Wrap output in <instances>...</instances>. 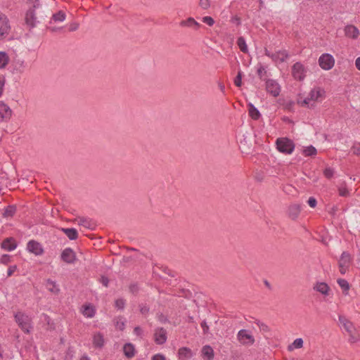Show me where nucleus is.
Returning a JSON list of instances; mask_svg holds the SVG:
<instances>
[{
	"label": "nucleus",
	"instance_id": "64",
	"mask_svg": "<svg viewBox=\"0 0 360 360\" xmlns=\"http://www.w3.org/2000/svg\"><path fill=\"white\" fill-rule=\"evenodd\" d=\"M219 89H220V90H221V91L222 93H224V92H225V86H224L223 84L219 83Z\"/></svg>",
	"mask_w": 360,
	"mask_h": 360
},
{
	"label": "nucleus",
	"instance_id": "42",
	"mask_svg": "<svg viewBox=\"0 0 360 360\" xmlns=\"http://www.w3.org/2000/svg\"><path fill=\"white\" fill-rule=\"evenodd\" d=\"M115 307L119 309H123L125 306V300L122 298L115 300Z\"/></svg>",
	"mask_w": 360,
	"mask_h": 360
},
{
	"label": "nucleus",
	"instance_id": "14",
	"mask_svg": "<svg viewBox=\"0 0 360 360\" xmlns=\"http://www.w3.org/2000/svg\"><path fill=\"white\" fill-rule=\"evenodd\" d=\"M300 205L297 204H293L288 207V215L291 219L295 220L300 215Z\"/></svg>",
	"mask_w": 360,
	"mask_h": 360
},
{
	"label": "nucleus",
	"instance_id": "32",
	"mask_svg": "<svg viewBox=\"0 0 360 360\" xmlns=\"http://www.w3.org/2000/svg\"><path fill=\"white\" fill-rule=\"evenodd\" d=\"M46 288L51 292L57 294L59 292V289L57 288L56 282L48 279L46 281Z\"/></svg>",
	"mask_w": 360,
	"mask_h": 360
},
{
	"label": "nucleus",
	"instance_id": "33",
	"mask_svg": "<svg viewBox=\"0 0 360 360\" xmlns=\"http://www.w3.org/2000/svg\"><path fill=\"white\" fill-rule=\"evenodd\" d=\"M66 17L65 13L63 11H59L56 13L52 15V20L55 22H63L65 20Z\"/></svg>",
	"mask_w": 360,
	"mask_h": 360
},
{
	"label": "nucleus",
	"instance_id": "54",
	"mask_svg": "<svg viewBox=\"0 0 360 360\" xmlns=\"http://www.w3.org/2000/svg\"><path fill=\"white\" fill-rule=\"evenodd\" d=\"M134 333L137 336L141 337L143 334V330L140 326H136L134 328Z\"/></svg>",
	"mask_w": 360,
	"mask_h": 360
},
{
	"label": "nucleus",
	"instance_id": "52",
	"mask_svg": "<svg viewBox=\"0 0 360 360\" xmlns=\"http://www.w3.org/2000/svg\"><path fill=\"white\" fill-rule=\"evenodd\" d=\"M151 360H166V357L162 354H156L152 356Z\"/></svg>",
	"mask_w": 360,
	"mask_h": 360
},
{
	"label": "nucleus",
	"instance_id": "6",
	"mask_svg": "<svg viewBox=\"0 0 360 360\" xmlns=\"http://www.w3.org/2000/svg\"><path fill=\"white\" fill-rule=\"evenodd\" d=\"M11 30L9 20L7 16L0 13V40L6 37Z\"/></svg>",
	"mask_w": 360,
	"mask_h": 360
},
{
	"label": "nucleus",
	"instance_id": "13",
	"mask_svg": "<svg viewBox=\"0 0 360 360\" xmlns=\"http://www.w3.org/2000/svg\"><path fill=\"white\" fill-rule=\"evenodd\" d=\"M25 23L33 28L36 26V16L34 13V8H30L25 14Z\"/></svg>",
	"mask_w": 360,
	"mask_h": 360
},
{
	"label": "nucleus",
	"instance_id": "44",
	"mask_svg": "<svg viewBox=\"0 0 360 360\" xmlns=\"http://www.w3.org/2000/svg\"><path fill=\"white\" fill-rule=\"evenodd\" d=\"M199 6L202 9L206 10V9L209 8L210 6V0H200Z\"/></svg>",
	"mask_w": 360,
	"mask_h": 360
},
{
	"label": "nucleus",
	"instance_id": "23",
	"mask_svg": "<svg viewBox=\"0 0 360 360\" xmlns=\"http://www.w3.org/2000/svg\"><path fill=\"white\" fill-rule=\"evenodd\" d=\"M123 352L126 357L131 359L135 355L134 346L131 343H126L123 347Z\"/></svg>",
	"mask_w": 360,
	"mask_h": 360
},
{
	"label": "nucleus",
	"instance_id": "19",
	"mask_svg": "<svg viewBox=\"0 0 360 360\" xmlns=\"http://www.w3.org/2000/svg\"><path fill=\"white\" fill-rule=\"evenodd\" d=\"M351 262L350 254L347 252L344 251L340 257L338 264L339 267H349Z\"/></svg>",
	"mask_w": 360,
	"mask_h": 360
},
{
	"label": "nucleus",
	"instance_id": "24",
	"mask_svg": "<svg viewBox=\"0 0 360 360\" xmlns=\"http://www.w3.org/2000/svg\"><path fill=\"white\" fill-rule=\"evenodd\" d=\"M61 231L70 240H76L78 237L77 231L74 228H62Z\"/></svg>",
	"mask_w": 360,
	"mask_h": 360
},
{
	"label": "nucleus",
	"instance_id": "17",
	"mask_svg": "<svg viewBox=\"0 0 360 360\" xmlns=\"http://www.w3.org/2000/svg\"><path fill=\"white\" fill-rule=\"evenodd\" d=\"M314 290L323 295H328L330 288L328 285L325 282H317L314 286Z\"/></svg>",
	"mask_w": 360,
	"mask_h": 360
},
{
	"label": "nucleus",
	"instance_id": "11",
	"mask_svg": "<svg viewBox=\"0 0 360 360\" xmlns=\"http://www.w3.org/2000/svg\"><path fill=\"white\" fill-rule=\"evenodd\" d=\"M12 110L8 105L3 101H0V120L8 121L11 119Z\"/></svg>",
	"mask_w": 360,
	"mask_h": 360
},
{
	"label": "nucleus",
	"instance_id": "26",
	"mask_svg": "<svg viewBox=\"0 0 360 360\" xmlns=\"http://www.w3.org/2000/svg\"><path fill=\"white\" fill-rule=\"evenodd\" d=\"M179 359L184 360L190 359L193 356V353L191 349L188 347H181L179 349Z\"/></svg>",
	"mask_w": 360,
	"mask_h": 360
},
{
	"label": "nucleus",
	"instance_id": "51",
	"mask_svg": "<svg viewBox=\"0 0 360 360\" xmlns=\"http://www.w3.org/2000/svg\"><path fill=\"white\" fill-rule=\"evenodd\" d=\"M308 202V205L311 207H315L316 206V204H317V201L316 200L315 198L314 197H310L307 201Z\"/></svg>",
	"mask_w": 360,
	"mask_h": 360
},
{
	"label": "nucleus",
	"instance_id": "35",
	"mask_svg": "<svg viewBox=\"0 0 360 360\" xmlns=\"http://www.w3.org/2000/svg\"><path fill=\"white\" fill-rule=\"evenodd\" d=\"M303 153L305 156H314L316 155L317 150L313 146H309L304 149Z\"/></svg>",
	"mask_w": 360,
	"mask_h": 360
},
{
	"label": "nucleus",
	"instance_id": "58",
	"mask_svg": "<svg viewBox=\"0 0 360 360\" xmlns=\"http://www.w3.org/2000/svg\"><path fill=\"white\" fill-rule=\"evenodd\" d=\"M101 283L104 286L108 287V283H109V279L105 276H102Z\"/></svg>",
	"mask_w": 360,
	"mask_h": 360
},
{
	"label": "nucleus",
	"instance_id": "45",
	"mask_svg": "<svg viewBox=\"0 0 360 360\" xmlns=\"http://www.w3.org/2000/svg\"><path fill=\"white\" fill-rule=\"evenodd\" d=\"M139 307L140 312L141 313V314L146 316L149 313L150 308L148 306H147L146 304H139Z\"/></svg>",
	"mask_w": 360,
	"mask_h": 360
},
{
	"label": "nucleus",
	"instance_id": "3",
	"mask_svg": "<svg viewBox=\"0 0 360 360\" xmlns=\"http://www.w3.org/2000/svg\"><path fill=\"white\" fill-rule=\"evenodd\" d=\"M307 68L300 62H296L292 66V76L298 81H303L306 77Z\"/></svg>",
	"mask_w": 360,
	"mask_h": 360
},
{
	"label": "nucleus",
	"instance_id": "15",
	"mask_svg": "<svg viewBox=\"0 0 360 360\" xmlns=\"http://www.w3.org/2000/svg\"><path fill=\"white\" fill-rule=\"evenodd\" d=\"M345 33L347 37L356 39L359 35V31L356 27L352 25H347L345 27Z\"/></svg>",
	"mask_w": 360,
	"mask_h": 360
},
{
	"label": "nucleus",
	"instance_id": "43",
	"mask_svg": "<svg viewBox=\"0 0 360 360\" xmlns=\"http://www.w3.org/2000/svg\"><path fill=\"white\" fill-rule=\"evenodd\" d=\"M129 290L131 293L137 294L139 290V288L138 284L135 283L130 284V285L129 287Z\"/></svg>",
	"mask_w": 360,
	"mask_h": 360
},
{
	"label": "nucleus",
	"instance_id": "1",
	"mask_svg": "<svg viewBox=\"0 0 360 360\" xmlns=\"http://www.w3.org/2000/svg\"><path fill=\"white\" fill-rule=\"evenodd\" d=\"M15 320L18 326L25 333H30L31 326V319L25 314L18 311L14 315Z\"/></svg>",
	"mask_w": 360,
	"mask_h": 360
},
{
	"label": "nucleus",
	"instance_id": "22",
	"mask_svg": "<svg viewBox=\"0 0 360 360\" xmlns=\"http://www.w3.org/2000/svg\"><path fill=\"white\" fill-rule=\"evenodd\" d=\"M248 106L250 117L254 120H259L261 114L258 109L251 103H248Z\"/></svg>",
	"mask_w": 360,
	"mask_h": 360
},
{
	"label": "nucleus",
	"instance_id": "12",
	"mask_svg": "<svg viewBox=\"0 0 360 360\" xmlns=\"http://www.w3.org/2000/svg\"><path fill=\"white\" fill-rule=\"evenodd\" d=\"M1 247L5 250L12 251L16 248L17 243L15 240L12 237L6 238L1 243Z\"/></svg>",
	"mask_w": 360,
	"mask_h": 360
},
{
	"label": "nucleus",
	"instance_id": "57",
	"mask_svg": "<svg viewBox=\"0 0 360 360\" xmlns=\"http://www.w3.org/2000/svg\"><path fill=\"white\" fill-rule=\"evenodd\" d=\"M349 335V342H355L357 341L358 340V338L354 335V332H352V333H348Z\"/></svg>",
	"mask_w": 360,
	"mask_h": 360
},
{
	"label": "nucleus",
	"instance_id": "8",
	"mask_svg": "<svg viewBox=\"0 0 360 360\" xmlns=\"http://www.w3.org/2000/svg\"><path fill=\"white\" fill-rule=\"evenodd\" d=\"M60 259L64 262L72 264L76 262L77 257L75 251L71 248H66L62 251Z\"/></svg>",
	"mask_w": 360,
	"mask_h": 360
},
{
	"label": "nucleus",
	"instance_id": "5",
	"mask_svg": "<svg viewBox=\"0 0 360 360\" xmlns=\"http://www.w3.org/2000/svg\"><path fill=\"white\" fill-rule=\"evenodd\" d=\"M319 63L322 69L329 70L334 66L335 59L332 55L323 53L319 57Z\"/></svg>",
	"mask_w": 360,
	"mask_h": 360
},
{
	"label": "nucleus",
	"instance_id": "48",
	"mask_svg": "<svg viewBox=\"0 0 360 360\" xmlns=\"http://www.w3.org/2000/svg\"><path fill=\"white\" fill-rule=\"evenodd\" d=\"M11 262V256L8 255H3L0 258V263L7 264Z\"/></svg>",
	"mask_w": 360,
	"mask_h": 360
},
{
	"label": "nucleus",
	"instance_id": "20",
	"mask_svg": "<svg viewBox=\"0 0 360 360\" xmlns=\"http://www.w3.org/2000/svg\"><path fill=\"white\" fill-rule=\"evenodd\" d=\"M339 321L348 333H352V332H354L355 329L353 323L348 321L345 316H339Z\"/></svg>",
	"mask_w": 360,
	"mask_h": 360
},
{
	"label": "nucleus",
	"instance_id": "63",
	"mask_svg": "<svg viewBox=\"0 0 360 360\" xmlns=\"http://www.w3.org/2000/svg\"><path fill=\"white\" fill-rule=\"evenodd\" d=\"M117 326L120 329V330H123L124 329V322H121L120 323L119 322L117 323Z\"/></svg>",
	"mask_w": 360,
	"mask_h": 360
},
{
	"label": "nucleus",
	"instance_id": "59",
	"mask_svg": "<svg viewBox=\"0 0 360 360\" xmlns=\"http://www.w3.org/2000/svg\"><path fill=\"white\" fill-rule=\"evenodd\" d=\"M47 29L49 30L51 32H57L58 30H60L62 29V27H47Z\"/></svg>",
	"mask_w": 360,
	"mask_h": 360
},
{
	"label": "nucleus",
	"instance_id": "2",
	"mask_svg": "<svg viewBox=\"0 0 360 360\" xmlns=\"http://www.w3.org/2000/svg\"><path fill=\"white\" fill-rule=\"evenodd\" d=\"M276 147L281 153L291 154L295 149V143L288 138H278L276 140Z\"/></svg>",
	"mask_w": 360,
	"mask_h": 360
},
{
	"label": "nucleus",
	"instance_id": "9",
	"mask_svg": "<svg viewBox=\"0 0 360 360\" xmlns=\"http://www.w3.org/2000/svg\"><path fill=\"white\" fill-rule=\"evenodd\" d=\"M167 340V330L162 328L159 327L155 330L154 341L157 345H163Z\"/></svg>",
	"mask_w": 360,
	"mask_h": 360
},
{
	"label": "nucleus",
	"instance_id": "18",
	"mask_svg": "<svg viewBox=\"0 0 360 360\" xmlns=\"http://www.w3.org/2000/svg\"><path fill=\"white\" fill-rule=\"evenodd\" d=\"M181 27H193L195 30H198L200 25L193 18H188L186 20H181L179 23Z\"/></svg>",
	"mask_w": 360,
	"mask_h": 360
},
{
	"label": "nucleus",
	"instance_id": "50",
	"mask_svg": "<svg viewBox=\"0 0 360 360\" xmlns=\"http://www.w3.org/2000/svg\"><path fill=\"white\" fill-rule=\"evenodd\" d=\"M158 321L162 323H165L167 322H169L167 316H165L163 314L160 313L158 314Z\"/></svg>",
	"mask_w": 360,
	"mask_h": 360
},
{
	"label": "nucleus",
	"instance_id": "46",
	"mask_svg": "<svg viewBox=\"0 0 360 360\" xmlns=\"http://www.w3.org/2000/svg\"><path fill=\"white\" fill-rule=\"evenodd\" d=\"M202 21L204 23L207 24L209 26H212L214 24V19L212 17H210V16L203 17L202 19Z\"/></svg>",
	"mask_w": 360,
	"mask_h": 360
},
{
	"label": "nucleus",
	"instance_id": "37",
	"mask_svg": "<svg viewBox=\"0 0 360 360\" xmlns=\"http://www.w3.org/2000/svg\"><path fill=\"white\" fill-rule=\"evenodd\" d=\"M242 77H243V72L241 70H239L238 72V74L236 77L234 78V84L237 87H240L242 85Z\"/></svg>",
	"mask_w": 360,
	"mask_h": 360
},
{
	"label": "nucleus",
	"instance_id": "36",
	"mask_svg": "<svg viewBox=\"0 0 360 360\" xmlns=\"http://www.w3.org/2000/svg\"><path fill=\"white\" fill-rule=\"evenodd\" d=\"M79 225L83 226L85 228L91 229V220L85 217H79Z\"/></svg>",
	"mask_w": 360,
	"mask_h": 360
},
{
	"label": "nucleus",
	"instance_id": "39",
	"mask_svg": "<svg viewBox=\"0 0 360 360\" xmlns=\"http://www.w3.org/2000/svg\"><path fill=\"white\" fill-rule=\"evenodd\" d=\"M257 72L260 79L266 80L265 78H264V76L266 75L267 72L263 65H259Z\"/></svg>",
	"mask_w": 360,
	"mask_h": 360
},
{
	"label": "nucleus",
	"instance_id": "47",
	"mask_svg": "<svg viewBox=\"0 0 360 360\" xmlns=\"http://www.w3.org/2000/svg\"><path fill=\"white\" fill-rule=\"evenodd\" d=\"M339 195L342 197H347L349 195L348 189L345 187H340L338 189Z\"/></svg>",
	"mask_w": 360,
	"mask_h": 360
},
{
	"label": "nucleus",
	"instance_id": "30",
	"mask_svg": "<svg viewBox=\"0 0 360 360\" xmlns=\"http://www.w3.org/2000/svg\"><path fill=\"white\" fill-rule=\"evenodd\" d=\"M9 58L4 51H0V69L4 68L8 63Z\"/></svg>",
	"mask_w": 360,
	"mask_h": 360
},
{
	"label": "nucleus",
	"instance_id": "61",
	"mask_svg": "<svg viewBox=\"0 0 360 360\" xmlns=\"http://www.w3.org/2000/svg\"><path fill=\"white\" fill-rule=\"evenodd\" d=\"M355 65H356V68L360 70V56L358 57L356 59V61H355Z\"/></svg>",
	"mask_w": 360,
	"mask_h": 360
},
{
	"label": "nucleus",
	"instance_id": "27",
	"mask_svg": "<svg viewBox=\"0 0 360 360\" xmlns=\"http://www.w3.org/2000/svg\"><path fill=\"white\" fill-rule=\"evenodd\" d=\"M16 206L14 205L7 206L4 212L3 217L6 218L13 217L16 212Z\"/></svg>",
	"mask_w": 360,
	"mask_h": 360
},
{
	"label": "nucleus",
	"instance_id": "62",
	"mask_svg": "<svg viewBox=\"0 0 360 360\" xmlns=\"http://www.w3.org/2000/svg\"><path fill=\"white\" fill-rule=\"evenodd\" d=\"M232 22H236L237 25H240V19L238 17H234L233 19H232Z\"/></svg>",
	"mask_w": 360,
	"mask_h": 360
},
{
	"label": "nucleus",
	"instance_id": "56",
	"mask_svg": "<svg viewBox=\"0 0 360 360\" xmlns=\"http://www.w3.org/2000/svg\"><path fill=\"white\" fill-rule=\"evenodd\" d=\"M78 27H79V24L76 23V22H73L70 25L69 30L70 32H73V31L77 30L78 29Z\"/></svg>",
	"mask_w": 360,
	"mask_h": 360
},
{
	"label": "nucleus",
	"instance_id": "38",
	"mask_svg": "<svg viewBox=\"0 0 360 360\" xmlns=\"http://www.w3.org/2000/svg\"><path fill=\"white\" fill-rule=\"evenodd\" d=\"M337 282L340 288L344 290L347 291L349 289V284L345 279L339 278L338 279Z\"/></svg>",
	"mask_w": 360,
	"mask_h": 360
},
{
	"label": "nucleus",
	"instance_id": "53",
	"mask_svg": "<svg viewBox=\"0 0 360 360\" xmlns=\"http://www.w3.org/2000/svg\"><path fill=\"white\" fill-rule=\"evenodd\" d=\"M16 269H17L16 265L10 266L8 267V271H7L8 276H12L13 274V273L16 271Z\"/></svg>",
	"mask_w": 360,
	"mask_h": 360
},
{
	"label": "nucleus",
	"instance_id": "16",
	"mask_svg": "<svg viewBox=\"0 0 360 360\" xmlns=\"http://www.w3.org/2000/svg\"><path fill=\"white\" fill-rule=\"evenodd\" d=\"M289 55L288 52L285 50L278 51L276 52L275 53H273L272 56H271V58L274 61H280L281 63L284 62L288 58Z\"/></svg>",
	"mask_w": 360,
	"mask_h": 360
},
{
	"label": "nucleus",
	"instance_id": "49",
	"mask_svg": "<svg viewBox=\"0 0 360 360\" xmlns=\"http://www.w3.org/2000/svg\"><path fill=\"white\" fill-rule=\"evenodd\" d=\"M351 150L353 153V154L360 155V143L354 144L352 147Z\"/></svg>",
	"mask_w": 360,
	"mask_h": 360
},
{
	"label": "nucleus",
	"instance_id": "55",
	"mask_svg": "<svg viewBox=\"0 0 360 360\" xmlns=\"http://www.w3.org/2000/svg\"><path fill=\"white\" fill-rule=\"evenodd\" d=\"M201 327H202V328L203 330V333L204 334L208 333L209 326H207V322L205 321H203L201 323Z\"/></svg>",
	"mask_w": 360,
	"mask_h": 360
},
{
	"label": "nucleus",
	"instance_id": "7",
	"mask_svg": "<svg viewBox=\"0 0 360 360\" xmlns=\"http://www.w3.org/2000/svg\"><path fill=\"white\" fill-rule=\"evenodd\" d=\"M266 90L272 96L277 97L280 94L281 86L276 80L269 79L266 80Z\"/></svg>",
	"mask_w": 360,
	"mask_h": 360
},
{
	"label": "nucleus",
	"instance_id": "40",
	"mask_svg": "<svg viewBox=\"0 0 360 360\" xmlns=\"http://www.w3.org/2000/svg\"><path fill=\"white\" fill-rule=\"evenodd\" d=\"M255 323L259 326L260 330L265 333H268L270 331V328L264 323H262L259 320H256Z\"/></svg>",
	"mask_w": 360,
	"mask_h": 360
},
{
	"label": "nucleus",
	"instance_id": "41",
	"mask_svg": "<svg viewBox=\"0 0 360 360\" xmlns=\"http://www.w3.org/2000/svg\"><path fill=\"white\" fill-rule=\"evenodd\" d=\"M323 174L327 179H331L334 174V170L330 167H327L323 171Z\"/></svg>",
	"mask_w": 360,
	"mask_h": 360
},
{
	"label": "nucleus",
	"instance_id": "25",
	"mask_svg": "<svg viewBox=\"0 0 360 360\" xmlns=\"http://www.w3.org/2000/svg\"><path fill=\"white\" fill-rule=\"evenodd\" d=\"M93 344L95 347L102 348L104 345L103 335L101 333H98L94 335Z\"/></svg>",
	"mask_w": 360,
	"mask_h": 360
},
{
	"label": "nucleus",
	"instance_id": "10",
	"mask_svg": "<svg viewBox=\"0 0 360 360\" xmlns=\"http://www.w3.org/2000/svg\"><path fill=\"white\" fill-rule=\"evenodd\" d=\"M27 249L29 252L34 254L35 255H41L44 253V250L41 247V245L34 240H32L27 243Z\"/></svg>",
	"mask_w": 360,
	"mask_h": 360
},
{
	"label": "nucleus",
	"instance_id": "29",
	"mask_svg": "<svg viewBox=\"0 0 360 360\" xmlns=\"http://www.w3.org/2000/svg\"><path fill=\"white\" fill-rule=\"evenodd\" d=\"M82 314L86 317L91 318L95 315V309L91 305H85Z\"/></svg>",
	"mask_w": 360,
	"mask_h": 360
},
{
	"label": "nucleus",
	"instance_id": "31",
	"mask_svg": "<svg viewBox=\"0 0 360 360\" xmlns=\"http://www.w3.org/2000/svg\"><path fill=\"white\" fill-rule=\"evenodd\" d=\"M322 94L323 91L321 89H314L309 94V96L311 101H316L322 96Z\"/></svg>",
	"mask_w": 360,
	"mask_h": 360
},
{
	"label": "nucleus",
	"instance_id": "21",
	"mask_svg": "<svg viewBox=\"0 0 360 360\" xmlns=\"http://www.w3.org/2000/svg\"><path fill=\"white\" fill-rule=\"evenodd\" d=\"M202 356L205 360H212L214 359V350L210 345H205L202 349Z\"/></svg>",
	"mask_w": 360,
	"mask_h": 360
},
{
	"label": "nucleus",
	"instance_id": "60",
	"mask_svg": "<svg viewBox=\"0 0 360 360\" xmlns=\"http://www.w3.org/2000/svg\"><path fill=\"white\" fill-rule=\"evenodd\" d=\"M311 98L309 96H308L307 98H304L303 100V101L302 102V105L304 106V105H308L309 101H311Z\"/></svg>",
	"mask_w": 360,
	"mask_h": 360
},
{
	"label": "nucleus",
	"instance_id": "4",
	"mask_svg": "<svg viewBox=\"0 0 360 360\" xmlns=\"http://www.w3.org/2000/svg\"><path fill=\"white\" fill-rule=\"evenodd\" d=\"M237 340L243 345H252L255 340L248 330L241 329L238 332Z\"/></svg>",
	"mask_w": 360,
	"mask_h": 360
},
{
	"label": "nucleus",
	"instance_id": "28",
	"mask_svg": "<svg viewBox=\"0 0 360 360\" xmlns=\"http://www.w3.org/2000/svg\"><path fill=\"white\" fill-rule=\"evenodd\" d=\"M303 340L302 338L295 339L293 342L288 345V350L292 351L294 349H300L303 347Z\"/></svg>",
	"mask_w": 360,
	"mask_h": 360
},
{
	"label": "nucleus",
	"instance_id": "34",
	"mask_svg": "<svg viewBox=\"0 0 360 360\" xmlns=\"http://www.w3.org/2000/svg\"><path fill=\"white\" fill-rule=\"evenodd\" d=\"M237 44L240 49V50L243 53L248 52V46L246 45V42L245 39L243 37H238L237 40Z\"/></svg>",
	"mask_w": 360,
	"mask_h": 360
}]
</instances>
